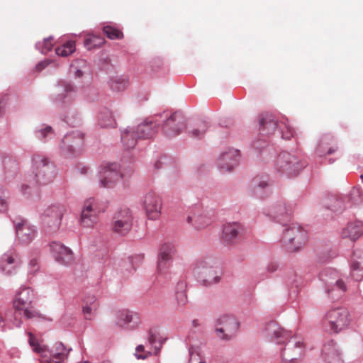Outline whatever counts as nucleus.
Segmentation results:
<instances>
[{
  "label": "nucleus",
  "instance_id": "obj_1",
  "mask_svg": "<svg viewBox=\"0 0 363 363\" xmlns=\"http://www.w3.org/2000/svg\"><path fill=\"white\" fill-rule=\"evenodd\" d=\"M55 88L56 91L50 96V99L52 104L62 108V120L71 127L80 125L81 116L73 106L77 99L76 87L70 82L59 79L55 84Z\"/></svg>",
  "mask_w": 363,
  "mask_h": 363
},
{
  "label": "nucleus",
  "instance_id": "obj_2",
  "mask_svg": "<svg viewBox=\"0 0 363 363\" xmlns=\"http://www.w3.org/2000/svg\"><path fill=\"white\" fill-rule=\"evenodd\" d=\"M264 329L266 335L271 340L274 339L277 344L285 345V347L281 351L283 361L291 363L298 359L302 352L303 342L301 341L298 340L296 337H292L291 332L284 330L274 320L266 323Z\"/></svg>",
  "mask_w": 363,
  "mask_h": 363
},
{
  "label": "nucleus",
  "instance_id": "obj_3",
  "mask_svg": "<svg viewBox=\"0 0 363 363\" xmlns=\"http://www.w3.org/2000/svg\"><path fill=\"white\" fill-rule=\"evenodd\" d=\"M32 174L27 179L30 185L22 184L21 187V192L26 198H29L31 194V185L48 184L53 181L57 174V168L53 162L49 158L38 154L32 157Z\"/></svg>",
  "mask_w": 363,
  "mask_h": 363
},
{
  "label": "nucleus",
  "instance_id": "obj_4",
  "mask_svg": "<svg viewBox=\"0 0 363 363\" xmlns=\"http://www.w3.org/2000/svg\"><path fill=\"white\" fill-rule=\"evenodd\" d=\"M193 274L201 285L209 286L220 281L222 271L215 259L205 256L195 261Z\"/></svg>",
  "mask_w": 363,
  "mask_h": 363
},
{
  "label": "nucleus",
  "instance_id": "obj_5",
  "mask_svg": "<svg viewBox=\"0 0 363 363\" xmlns=\"http://www.w3.org/2000/svg\"><path fill=\"white\" fill-rule=\"evenodd\" d=\"M258 120L259 130L262 136L274 135L286 140L295 137V131L287 119L279 122L274 114L266 112L259 115Z\"/></svg>",
  "mask_w": 363,
  "mask_h": 363
},
{
  "label": "nucleus",
  "instance_id": "obj_6",
  "mask_svg": "<svg viewBox=\"0 0 363 363\" xmlns=\"http://www.w3.org/2000/svg\"><path fill=\"white\" fill-rule=\"evenodd\" d=\"M308 166V162L302 157L289 152L279 154L274 169L281 177L292 179L296 177Z\"/></svg>",
  "mask_w": 363,
  "mask_h": 363
},
{
  "label": "nucleus",
  "instance_id": "obj_7",
  "mask_svg": "<svg viewBox=\"0 0 363 363\" xmlns=\"http://www.w3.org/2000/svg\"><path fill=\"white\" fill-rule=\"evenodd\" d=\"M318 278L323 289L331 299H337L347 290V286L339 272L333 268H325L320 271Z\"/></svg>",
  "mask_w": 363,
  "mask_h": 363
},
{
  "label": "nucleus",
  "instance_id": "obj_8",
  "mask_svg": "<svg viewBox=\"0 0 363 363\" xmlns=\"http://www.w3.org/2000/svg\"><path fill=\"white\" fill-rule=\"evenodd\" d=\"M281 226V241L287 246L289 252H297L305 244L308 238L307 232L294 223H286Z\"/></svg>",
  "mask_w": 363,
  "mask_h": 363
},
{
  "label": "nucleus",
  "instance_id": "obj_9",
  "mask_svg": "<svg viewBox=\"0 0 363 363\" xmlns=\"http://www.w3.org/2000/svg\"><path fill=\"white\" fill-rule=\"evenodd\" d=\"M84 138L85 134L79 130L67 133L58 145L60 155L65 158L77 156L82 150Z\"/></svg>",
  "mask_w": 363,
  "mask_h": 363
},
{
  "label": "nucleus",
  "instance_id": "obj_10",
  "mask_svg": "<svg viewBox=\"0 0 363 363\" xmlns=\"http://www.w3.org/2000/svg\"><path fill=\"white\" fill-rule=\"evenodd\" d=\"M240 327V321L233 315L223 314L215 321V333L223 341L234 339Z\"/></svg>",
  "mask_w": 363,
  "mask_h": 363
},
{
  "label": "nucleus",
  "instance_id": "obj_11",
  "mask_svg": "<svg viewBox=\"0 0 363 363\" xmlns=\"http://www.w3.org/2000/svg\"><path fill=\"white\" fill-rule=\"evenodd\" d=\"M349 312L345 308H335L325 313L323 327L330 333H338L350 324Z\"/></svg>",
  "mask_w": 363,
  "mask_h": 363
},
{
  "label": "nucleus",
  "instance_id": "obj_12",
  "mask_svg": "<svg viewBox=\"0 0 363 363\" xmlns=\"http://www.w3.org/2000/svg\"><path fill=\"white\" fill-rule=\"evenodd\" d=\"M294 207V204L293 203L280 199L270 207L264 209L263 214L271 220L284 226L291 220Z\"/></svg>",
  "mask_w": 363,
  "mask_h": 363
},
{
  "label": "nucleus",
  "instance_id": "obj_13",
  "mask_svg": "<svg viewBox=\"0 0 363 363\" xmlns=\"http://www.w3.org/2000/svg\"><path fill=\"white\" fill-rule=\"evenodd\" d=\"M65 208L62 205L48 206L40 216L43 227L48 234L58 231L64 216Z\"/></svg>",
  "mask_w": 363,
  "mask_h": 363
},
{
  "label": "nucleus",
  "instance_id": "obj_14",
  "mask_svg": "<svg viewBox=\"0 0 363 363\" xmlns=\"http://www.w3.org/2000/svg\"><path fill=\"white\" fill-rule=\"evenodd\" d=\"M214 216L215 213L212 208L204 209L201 204H195L191 208L186 221L195 229L199 230L211 224Z\"/></svg>",
  "mask_w": 363,
  "mask_h": 363
},
{
  "label": "nucleus",
  "instance_id": "obj_15",
  "mask_svg": "<svg viewBox=\"0 0 363 363\" xmlns=\"http://www.w3.org/2000/svg\"><path fill=\"white\" fill-rule=\"evenodd\" d=\"M133 216L129 208H124L117 211L112 218L111 230L121 236L127 235L133 226Z\"/></svg>",
  "mask_w": 363,
  "mask_h": 363
},
{
  "label": "nucleus",
  "instance_id": "obj_16",
  "mask_svg": "<svg viewBox=\"0 0 363 363\" xmlns=\"http://www.w3.org/2000/svg\"><path fill=\"white\" fill-rule=\"evenodd\" d=\"M272 192V184L267 174L255 176L250 184L249 194L259 199H264Z\"/></svg>",
  "mask_w": 363,
  "mask_h": 363
},
{
  "label": "nucleus",
  "instance_id": "obj_17",
  "mask_svg": "<svg viewBox=\"0 0 363 363\" xmlns=\"http://www.w3.org/2000/svg\"><path fill=\"white\" fill-rule=\"evenodd\" d=\"M99 186L104 188H113L114 184L123 179L120 167L117 163H111L104 167L99 172Z\"/></svg>",
  "mask_w": 363,
  "mask_h": 363
},
{
  "label": "nucleus",
  "instance_id": "obj_18",
  "mask_svg": "<svg viewBox=\"0 0 363 363\" xmlns=\"http://www.w3.org/2000/svg\"><path fill=\"white\" fill-rule=\"evenodd\" d=\"M186 128L185 118L180 111H175L164 121L162 128L167 137L180 134Z\"/></svg>",
  "mask_w": 363,
  "mask_h": 363
},
{
  "label": "nucleus",
  "instance_id": "obj_19",
  "mask_svg": "<svg viewBox=\"0 0 363 363\" xmlns=\"http://www.w3.org/2000/svg\"><path fill=\"white\" fill-rule=\"evenodd\" d=\"M174 252L175 247L172 243L165 242L160 246L157 262V271L159 275L167 274L172 265Z\"/></svg>",
  "mask_w": 363,
  "mask_h": 363
},
{
  "label": "nucleus",
  "instance_id": "obj_20",
  "mask_svg": "<svg viewBox=\"0 0 363 363\" xmlns=\"http://www.w3.org/2000/svg\"><path fill=\"white\" fill-rule=\"evenodd\" d=\"M142 205L150 220H157L161 215L162 199L155 191H149L142 199Z\"/></svg>",
  "mask_w": 363,
  "mask_h": 363
},
{
  "label": "nucleus",
  "instance_id": "obj_21",
  "mask_svg": "<svg viewBox=\"0 0 363 363\" xmlns=\"http://www.w3.org/2000/svg\"><path fill=\"white\" fill-rule=\"evenodd\" d=\"M240 152L238 149L228 148L220 154L218 160V168L221 173L230 172L237 167L240 160Z\"/></svg>",
  "mask_w": 363,
  "mask_h": 363
},
{
  "label": "nucleus",
  "instance_id": "obj_22",
  "mask_svg": "<svg viewBox=\"0 0 363 363\" xmlns=\"http://www.w3.org/2000/svg\"><path fill=\"white\" fill-rule=\"evenodd\" d=\"M50 249L55 260L60 264L69 266L73 262L74 255L72 250L60 242H51Z\"/></svg>",
  "mask_w": 363,
  "mask_h": 363
},
{
  "label": "nucleus",
  "instance_id": "obj_23",
  "mask_svg": "<svg viewBox=\"0 0 363 363\" xmlns=\"http://www.w3.org/2000/svg\"><path fill=\"white\" fill-rule=\"evenodd\" d=\"M17 238L22 244L28 245L37 236L38 230L35 225L28 224L26 220L19 218V221H13Z\"/></svg>",
  "mask_w": 363,
  "mask_h": 363
},
{
  "label": "nucleus",
  "instance_id": "obj_24",
  "mask_svg": "<svg viewBox=\"0 0 363 363\" xmlns=\"http://www.w3.org/2000/svg\"><path fill=\"white\" fill-rule=\"evenodd\" d=\"M243 231L242 226L238 222L228 223L223 226L221 242L226 246L235 244Z\"/></svg>",
  "mask_w": 363,
  "mask_h": 363
},
{
  "label": "nucleus",
  "instance_id": "obj_25",
  "mask_svg": "<svg viewBox=\"0 0 363 363\" xmlns=\"http://www.w3.org/2000/svg\"><path fill=\"white\" fill-rule=\"evenodd\" d=\"M104 211V208H101L96 206L94 199H89L85 202L79 220L84 227H91L96 222L97 213Z\"/></svg>",
  "mask_w": 363,
  "mask_h": 363
},
{
  "label": "nucleus",
  "instance_id": "obj_26",
  "mask_svg": "<svg viewBox=\"0 0 363 363\" xmlns=\"http://www.w3.org/2000/svg\"><path fill=\"white\" fill-rule=\"evenodd\" d=\"M338 146L335 138L330 134H324L320 136L315 148V154L318 157H324L337 151Z\"/></svg>",
  "mask_w": 363,
  "mask_h": 363
},
{
  "label": "nucleus",
  "instance_id": "obj_27",
  "mask_svg": "<svg viewBox=\"0 0 363 363\" xmlns=\"http://www.w3.org/2000/svg\"><path fill=\"white\" fill-rule=\"evenodd\" d=\"M350 276L355 281L363 279V249L357 248L353 251L350 261Z\"/></svg>",
  "mask_w": 363,
  "mask_h": 363
},
{
  "label": "nucleus",
  "instance_id": "obj_28",
  "mask_svg": "<svg viewBox=\"0 0 363 363\" xmlns=\"http://www.w3.org/2000/svg\"><path fill=\"white\" fill-rule=\"evenodd\" d=\"M321 356L327 363H343L342 354L334 340H329L323 345Z\"/></svg>",
  "mask_w": 363,
  "mask_h": 363
},
{
  "label": "nucleus",
  "instance_id": "obj_29",
  "mask_svg": "<svg viewBox=\"0 0 363 363\" xmlns=\"http://www.w3.org/2000/svg\"><path fill=\"white\" fill-rule=\"evenodd\" d=\"M158 121L153 122L145 119L143 122L133 128L138 139L152 138L158 130Z\"/></svg>",
  "mask_w": 363,
  "mask_h": 363
},
{
  "label": "nucleus",
  "instance_id": "obj_30",
  "mask_svg": "<svg viewBox=\"0 0 363 363\" xmlns=\"http://www.w3.org/2000/svg\"><path fill=\"white\" fill-rule=\"evenodd\" d=\"M140 323L139 315L129 310H123L120 313L119 321L117 324L125 330H134Z\"/></svg>",
  "mask_w": 363,
  "mask_h": 363
},
{
  "label": "nucleus",
  "instance_id": "obj_31",
  "mask_svg": "<svg viewBox=\"0 0 363 363\" xmlns=\"http://www.w3.org/2000/svg\"><path fill=\"white\" fill-rule=\"evenodd\" d=\"M363 235V222L359 220L349 222L341 233L342 238H348L355 242Z\"/></svg>",
  "mask_w": 363,
  "mask_h": 363
},
{
  "label": "nucleus",
  "instance_id": "obj_32",
  "mask_svg": "<svg viewBox=\"0 0 363 363\" xmlns=\"http://www.w3.org/2000/svg\"><path fill=\"white\" fill-rule=\"evenodd\" d=\"M107 84L112 91L121 92L129 86V77L126 74L109 75Z\"/></svg>",
  "mask_w": 363,
  "mask_h": 363
},
{
  "label": "nucleus",
  "instance_id": "obj_33",
  "mask_svg": "<svg viewBox=\"0 0 363 363\" xmlns=\"http://www.w3.org/2000/svg\"><path fill=\"white\" fill-rule=\"evenodd\" d=\"M345 197L337 195H330L325 199L323 206L326 209L339 214L342 213L345 208Z\"/></svg>",
  "mask_w": 363,
  "mask_h": 363
},
{
  "label": "nucleus",
  "instance_id": "obj_34",
  "mask_svg": "<svg viewBox=\"0 0 363 363\" xmlns=\"http://www.w3.org/2000/svg\"><path fill=\"white\" fill-rule=\"evenodd\" d=\"M35 138L42 143H47L55 136V132L52 127L46 123H41L33 129Z\"/></svg>",
  "mask_w": 363,
  "mask_h": 363
},
{
  "label": "nucleus",
  "instance_id": "obj_35",
  "mask_svg": "<svg viewBox=\"0 0 363 363\" xmlns=\"http://www.w3.org/2000/svg\"><path fill=\"white\" fill-rule=\"evenodd\" d=\"M20 262L7 253H5L1 258L0 269L6 275H12L16 273V269L19 267Z\"/></svg>",
  "mask_w": 363,
  "mask_h": 363
},
{
  "label": "nucleus",
  "instance_id": "obj_36",
  "mask_svg": "<svg viewBox=\"0 0 363 363\" xmlns=\"http://www.w3.org/2000/svg\"><path fill=\"white\" fill-rule=\"evenodd\" d=\"M72 350V348L67 349L62 342H58L55 345V350L51 351L50 357L56 359L46 360L47 363H61L67 357L69 352Z\"/></svg>",
  "mask_w": 363,
  "mask_h": 363
},
{
  "label": "nucleus",
  "instance_id": "obj_37",
  "mask_svg": "<svg viewBox=\"0 0 363 363\" xmlns=\"http://www.w3.org/2000/svg\"><path fill=\"white\" fill-rule=\"evenodd\" d=\"M121 141L125 148L128 150L133 149L139 140L133 128L128 127L123 130H121Z\"/></svg>",
  "mask_w": 363,
  "mask_h": 363
},
{
  "label": "nucleus",
  "instance_id": "obj_38",
  "mask_svg": "<svg viewBox=\"0 0 363 363\" xmlns=\"http://www.w3.org/2000/svg\"><path fill=\"white\" fill-rule=\"evenodd\" d=\"M99 125L101 128L115 127L116 122L111 111L107 108H103L98 116Z\"/></svg>",
  "mask_w": 363,
  "mask_h": 363
},
{
  "label": "nucleus",
  "instance_id": "obj_39",
  "mask_svg": "<svg viewBox=\"0 0 363 363\" xmlns=\"http://www.w3.org/2000/svg\"><path fill=\"white\" fill-rule=\"evenodd\" d=\"M268 147L269 142L265 138L260 136L255 138L250 144V148L257 155H262Z\"/></svg>",
  "mask_w": 363,
  "mask_h": 363
},
{
  "label": "nucleus",
  "instance_id": "obj_40",
  "mask_svg": "<svg viewBox=\"0 0 363 363\" xmlns=\"http://www.w3.org/2000/svg\"><path fill=\"white\" fill-rule=\"evenodd\" d=\"M76 50V43L74 40H68L62 45L55 48V53L58 56L67 57Z\"/></svg>",
  "mask_w": 363,
  "mask_h": 363
},
{
  "label": "nucleus",
  "instance_id": "obj_41",
  "mask_svg": "<svg viewBox=\"0 0 363 363\" xmlns=\"http://www.w3.org/2000/svg\"><path fill=\"white\" fill-rule=\"evenodd\" d=\"M337 256V252L332 250L330 246L317 253V262L320 263H328Z\"/></svg>",
  "mask_w": 363,
  "mask_h": 363
},
{
  "label": "nucleus",
  "instance_id": "obj_42",
  "mask_svg": "<svg viewBox=\"0 0 363 363\" xmlns=\"http://www.w3.org/2000/svg\"><path fill=\"white\" fill-rule=\"evenodd\" d=\"M105 43V40L97 35H89L84 40V46L88 50H91L96 48H100Z\"/></svg>",
  "mask_w": 363,
  "mask_h": 363
},
{
  "label": "nucleus",
  "instance_id": "obj_43",
  "mask_svg": "<svg viewBox=\"0 0 363 363\" xmlns=\"http://www.w3.org/2000/svg\"><path fill=\"white\" fill-rule=\"evenodd\" d=\"M74 77L76 79H82L79 82L84 86L89 85L92 80V73L91 69H86L84 72L82 69H76L74 72Z\"/></svg>",
  "mask_w": 363,
  "mask_h": 363
},
{
  "label": "nucleus",
  "instance_id": "obj_44",
  "mask_svg": "<svg viewBox=\"0 0 363 363\" xmlns=\"http://www.w3.org/2000/svg\"><path fill=\"white\" fill-rule=\"evenodd\" d=\"M104 33L111 40L122 39L123 38V32L112 26H106L103 28Z\"/></svg>",
  "mask_w": 363,
  "mask_h": 363
},
{
  "label": "nucleus",
  "instance_id": "obj_45",
  "mask_svg": "<svg viewBox=\"0 0 363 363\" xmlns=\"http://www.w3.org/2000/svg\"><path fill=\"white\" fill-rule=\"evenodd\" d=\"M208 128V123L206 121H201L198 127L190 131V135L193 138H201Z\"/></svg>",
  "mask_w": 363,
  "mask_h": 363
},
{
  "label": "nucleus",
  "instance_id": "obj_46",
  "mask_svg": "<svg viewBox=\"0 0 363 363\" xmlns=\"http://www.w3.org/2000/svg\"><path fill=\"white\" fill-rule=\"evenodd\" d=\"M9 191L0 185V212L4 213L8 210Z\"/></svg>",
  "mask_w": 363,
  "mask_h": 363
},
{
  "label": "nucleus",
  "instance_id": "obj_47",
  "mask_svg": "<svg viewBox=\"0 0 363 363\" xmlns=\"http://www.w3.org/2000/svg\"><path fill=\"white\" fill-rule=\"evenodd\" d=\"M28 335L29 336L28 343H29L30 346L33 348V350L35 352L40 354H43L44 352H45V350H44L43 347L39 344L38 340L33 335V333L30 332H28Z\"/></svg>",
  "mask_w": 363,
  "mask_h": 363
},
{
  "label": "nucleus",
  "instance_id": "obj_48",
  "mask_svg": "<svg viewBox=\"0 0 363 363\" xmlns=\"http://www.w3.org/2000/svg\"><path fill=\"white\" fill-rule=\"evenodd\" d=\"M28 335L29 336L28 343H29L30 346L33 348V350L35 352L40 354H43L44 352H45V350H44L43 347L39 344L38 340L33 335V333L30 332H28Z\"/></svg>",
  "mask_w": 363,
  "mask_h": 363
},
{
  "label": "nucleus",
  "instance_id": "obj_49",
  "mask_svg": "<svg viewBox=\"0 0 363 363\" xmlns=\"http://www.w3.org/2000/svg\"><path fill=\"white\" fill-rule=\"evenodd\" d=\"M144 259V254H138L128 257V262L130 265L131 271H135L137 267H138Z\"/></svg>",
  "mask_w": 363,
  "mask_h": 363
},
{
  "label": "nucleus",
  "instance_id": "obj_50",
  "mask_svg": "<svg viewBox=\"0 0 363 363\" xmlns=\"http://www.w3.org/2000/svg\"><path fill=\"white\" fill-rule=\"evenodd\" d=\"M53 40H54L52 37H49L45 38L41 43H39L38 44V46H39V49H40L43 53H47L48 52L52 50L54 45Z\"/></svg>",
  "mask_w": 363,
  "mask_h": 363
},
{
  "label": "nucleus",
  "instance_id": "obj_51",
  "mask_svg": "<svg viewBox=\"0 0 363 363\" xmlns=\"http://www.w3.org/2000/svg\"><path fill=\"white\" fill-rule=\"evenodd\" d=\"M171 162V159L166 156H162L157 161L155 162L154 167L158 170L163 168H167V166Z\"/></svg>",
  "mask_w": 363,
  "mask_h": 363
},
{
  "label": "nucleus",
  "instance_id": "obj_52",
  "mask_svg": "<svg viewBox=\"0 0 363 363\" xmlns=\"http://www.w3.org/2000/svg\"><path fill=\"white\" fill-rule=\"evenodd\" d=\"M148 341L150 345L154 346L155 349H158V350H160V348L162 347L163 342H164V340H160L158 342V345H157V335H155L152 332L149 333Z\"/></svg>",
  "mask_w": 363,
  "mask_h": 363
},
{
  "label": "nucleus",
  "instance_id": "obj_53",
  "mask_svg": "<svg viewBox=\"0 0 363 363\" xmlns=\"http://www.w3.org/2000/svg\"><path fill=\"white\" fill-rule=\"evenodd\" d=\"M98 306H90L85 304L82 307V312L84 315V317L86 320H91L92 317V311H96Z\"/></svg>",
  "mask_w": 363,
  "mask_h": 363
},
{
  "label": "nucleus",
  "instance_id": "obj_54",
  "mask_svg": "<svg viewBox=\"0 0 363 363\" xmlns=\"http://www.w3.org/2000/svg\"><path fill=\"white\" fill-rule=\"evenodd\" d=\"M175 294L178 303L181 305H184L187 301V296L186 294V291H177Z\"/></svg>",
  "mask_w": 363,
  "mask_h": 363
},
{
  "label": "nucleus",
  "instance_id": "obj_55",
  "mask_svg": "<svg viewBox=\"0 0 363 363\" xmlns=\"http://www.w3.org/2000/svg\"><path fill=\"white\" fill-rule=\"evenodd\" d=\"M302 284L301 279L300 277H298L297 276L295 277V279H293L291 282V291L293 293H298V289L301 286Z\"/></svg>",
  "mask_w": 363,
  "mask_h": 363
},
{
  "label": "nucleus",
  "instance_id": "obj_56",
  "mask_svg": "<svg viewBox=\"0 0 363 363\" xmlns=\"http://www.w3.org/2000/svg\"><path fill=\"white\" fill-rule=\"evenodd\" d=\"M83 301L86 305L98 306V303L96 302V298L95 296H94V295H87V296H86L84 298Z\"/></svg>",
  "mask_w": 363,
  "mask_h": 363
},
{
  "label": "nucleus",
  "instance_id": "obj_57",
  "mask_svg": "<svg viewBox=\"0 0 363 363\" xmlns=\"http://www.w3.org/2000/svg\"><path fill=\"white\" fill-rule=\"evenodd\" d=\"M54 66H55V62L51 60L47 59L40 62L36 68H45L47 67H52Z\"/></svg>",
  "mask_w": 363,
  "mask_h": 363
},
{
  "label": "nucleus",
  "instance_id": "obj_58",
  "mask_svg": "<svg viewBox=\"0 0 363 363\" xmlns=\"http://www.w3.org/2000/svg\"><path fill=\"white\" fill-rule=\"evenodd\" d=\"M135 350H136V353L135 354V355L138 359H145L147 357V354H138V352H144V350H145V347L143 345H138L136 347Z\"/></svg>",
  "mask_w": 363,
  "mask_h": 363
},
{
  "label": "nucleus",
  "instance_id": "obj_59",
  "mask_svg": "<svg viewBox=\"0 0 363 363\" xmlns=\"http://www.w3.org/2000/svg\"><path fill=\"white\" fill-rule=\"evenodd\" d=\"M279 268V264H278V262L272 261L267 265V270L269 273H274L276 271H277Z\"/></svg>",
  "mask_w": 363,
  "mask_h": 363
},
{
  "label": "nucleus",
  "instance_id": "obj_60",
  "mask_svg": "<svg viewBox=\"0 0 363 363\" xmlns=\"http://www.w3.org/2000/svg\"><path fill=\"white\" fill-rule=\"evenodd\" d=\"M6 99L4 96L0 98V118L3 117L5 112Z\"/></svg>",
  "mask_w": 363,
  "mask_h": 363
},
{
  "label": "nucleus",
  "instance_id": "obj_61",
  "mask_svg": "<svg viewBox=\"0 0 363 363\" xmlns=\"http://www.w3.org/2000/svg\"><path fill=\"white\" fill-rule=\"evenodd\" d=\"M186 283L184 281H178L177 284V286H176V289H175V292L177 291H186Z\"/></svg>",
  "mask_w": 363,
  "mask_h": 363
},
{
  "label": "nucleus",
  "instance_id": "obj_62",
  "mask_svg": "<svg viewBox=\"0 0 363 363\" xmlns=\"http://www.w3.org/2000/svg\"><path fill=\"white\" fill-rule=\"evenodd\" d=\"M38 265V262L36 259H32L29 262V266L30 268L35 267Z\"/></svg>",
  "mask_w": 363,
  "mask_h": 363
},
{
  "label": "nucleus",
  "instance_id": "obj_63",
  "mask_svg": "<svg viewBox=\"0 0 363 363\" xmlns=\"http://www.w3.org/2000/svg\"><path fill=\"white\" fill-rule=\"evenodd\" d=\"M191 325L194 328H196L200 325V323L197 319H194L192 320Z\"/></svg>",
  "mask_w": 363,
  "mask_h": 363
},
{
  "label": "nucleus",
  "instance_id": "obj_64",
  "mask_svg": "<svg viewBox=\"0 0 363 363\" xmlns=\"http://www.w3.org/2000/svg\"><path fill=\"white\" fill-rule=\"evenodd\" d=\"M189 355H190V359H189V363H191L192 362V356H193V352L191 351V349H189Z\"/></svg>",
  "mask_w": 363,
  "mask_h": 363
}]
</instances>
